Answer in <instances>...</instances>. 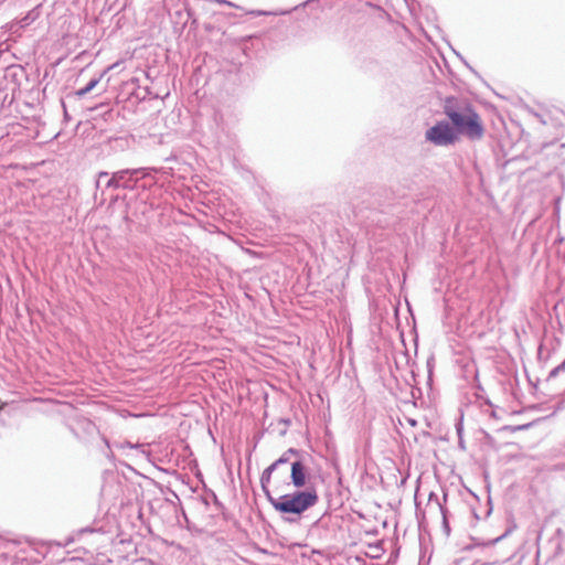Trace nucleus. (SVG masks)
<instances>
[{
  "label": "nucleus",
  "mask_w": 565,
  "mask_h": 565,
  "mask_svg": "<svg viewBox=\"0 0 565 565\" xmlns=\"http://www.w3.org/2000/svg\"><path fill=\"white\" fill-rule=\"evenodd\" d=\"M296 451L289 449L278 460H276L270 467L266 469L263 475L262 481L263 487H268L276 494H279L277 499L269 497V500L276 511L281 513L301 514L309 508L313 507L318 502V493L315 488L306 491H299L294 494L281 495V484L278 479V472L282 468V476L286 478L288 473L287 465L290 461V456L295 455Z\"/></svg>",
  "instance_id": "f257e3e1"
},
{
  "label": "nucleus",
  "mask_w": 565,
  "mask_h": 565,
  "mask_svg": "<svg viewBox=\"0 0 565 565\" xmlns=\"http://www.w3.org/2000/svg\"><path fill=\"white\" fill-rule=\"evenodd\" d=\"M445 114L454 125L457 135L460 134L470 140L483 138L486 132L483 120L471 105L456 108L450 100H447Z\"/></svg>",
  "instance_id": "f03ea898"
},
{
  "label": "nucleus",
  "mask_w": 565,
  "mask_h": 565,
  "mask_svg": "<svg viewBox=\"0 0 565 565\" xmlns=\"http://www.w3.org/2000/svg\"><path fill=\"white\" fill-rule=\"evenodd\" d=\"M426 139L436 146L452 145L458 140L455 127L448 121H438L435 126L426 131Z\"/></svg>",
  "instance_id": "7ed1b4c3"
},
{
  "label": "nucleus",
  "mask_w": 565,
  "mask_h": 565,
  "mask_svg": "<svg viewBox=\"0 0 565 565\" xmlns=\"http://www.w3.org/2000/svg\"><path fill=\"white\" fill-rule=\"evenodd\" d=\"M290 478L297 488L306 484V468L300 461H294L290 466Z\"/></svg>",
  "instance_id": "20e7f679"
},
{
  "label": "nucleus",
  "mask_w": 565,
  "mask_h": 565,
  "mask_svg": "<svg viewBox=\"0 0 565 565\" xmlns=\"http://www.w3.org/2000/svg\"><path fill=\"white\" fill-rule=\"evenodd\" d=\"M105 73H106V72H104V73L100 75V77H99V78H97V79H92V81H90V82H89L85 87H83V88L78 89V90L75 93V95H76L77 97H84L86 94H88L90 90H93V89L97 86V84L99 83L100 78L104 76V74H105Z\"/></svg>",
  "instance_id": "39448f33"
},
{
  "label": "nucleus",
  "mask_w": 565,
  "mask_h": 565,
  "mask_svg": "<svg viewBox=\"0 0 565 565\" xmlns=\"http://www.w3.org/2000/svg\"><path fill=\"white\" fill-rule=\"evenodd\" d=\"M117 66V63L116 64H113L108 70L113 68V67H116Z\"/></svg>",
  "instance_id": "423d86ee"
}]
</instances>
